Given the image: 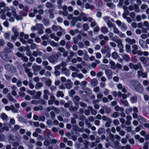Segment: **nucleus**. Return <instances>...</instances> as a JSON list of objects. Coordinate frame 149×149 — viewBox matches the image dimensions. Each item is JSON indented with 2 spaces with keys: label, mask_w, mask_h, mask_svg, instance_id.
Masks as SVG:
<instances>
[{
  "label": "nucleus",
  "mask_w": 149,
  "mask_h": 149,
  "mask_svg": "<svg viewBox=\"0 0 149 149\" xmlns=\"http://www.w3.org/2000/svg\"><path fill=\"white\" fill-rule=\"evenodd\" d=\"M129 66L131 69H134L135 70H137L139 69L141 70H143L142 67L140 63H138L136 65H134L132 63H130Z\"/></svg>",
  "instance_id": "obj_1"
},
{
  "label": "nucleus",
  "mask_w": 149,
  "mask_h": 149,
  "mask_svg": "<svg viewBox=\"0 0 149 149\" xmlns=\"http://www.w3.org/2000/svg\"><path fill=\"white\" fill-rule=\"evenodd\" d=\"M140 83L137 80H132L130 82L129 86L130 88L134 89L138 86Z\"/></svg>",
  "instance_id": "obj_2"
},
{
  "label": "nucleus",
  "mask_w": 149,
  "mask_h": 149,
  "mask_svg": "<svg viewBox=\"0 0 149 149\" xmlns=\"http://www.w3.org/2000/svg\"><path fill=\"white\" fill-rule=\"evenodd\" d=\"M12 31L14 33V36H12L11 39L13 41H15L19 36V33L17 31V29L15 27H13L12 28Z\"/></svg>",
  "instance_id": "obj_3"
},
{
  "label": "nucleus",
  "mask_w": 149,
  "mask_h": 149,
  "mask_svg": "<svg viewBox=\"0 0 149 149\" xmlns=\"http://www.w3.org/2000/svg\"><path fill=\"white\" fill-rule=\"evenodd\" d=\"M58 58L57 55L56 54L51 56L48 58L49 61L51 63H54L56 62Z\"/></svg>",
  "instance_id": "obj_4"
},
{
  "label": "nucleus",
  "mask_w": 149,
  "mask_h": 149,
  "mask_svg": "<svg viewBox=\"0 0 149 149\" xmlns=\"http://www.w3.org/2000/svg\"><path fill=\"white\" fill-rule=\"evenodd\" d=\"M6 69L8 71H10L12 72H15L16 71L15 68L13 66L10 65H5Z\"/></svg>",
  "instance_id": "obj_5"
},
{
  "label": "nucleus",
  "mask_w": 149,
  "mask_h": 149,
  "mask_svg": "<svg viewBox=\"0 0 149 149\" xmlns=\"http://www.w3.org/2000/svg\"><path fill=\"white\" fill-rule=\"evenodd\" d=\"M1 57L3 60L8 61H9L8 56L6 53L4 51L2 52L1 53Z\"/></svg>",
  "instance_id": "obj_6"
},
{
  "label": "nucleus",
  "mask_w": 149,
  "mask_h": 149,
  "mask_svg": "<svg viewBox=\"0 0 149 149\" xmlns=\"http://www.w3.org/2000/svg\"><path fill=\"white\" fill-rule=\"evenodd\" d=\"M134 89L137 92L141 93L143 92V88L140 83Z\"/></svg>",
  "instance_id": "obj_7"
},
{
  "label": "nucleus",
  "mask_w": 149,
  "mask_h": 149,
  "mask_svg": "<svg viewBox=\"0 0 149 149\" xmlns=\"http://www.w3.org/2000/svg\"><path fill=\"white\" fill-rule=\"evenodd\" d=\"M105 73L108 79H110L112 78V72L110 70L106 69L105 71Z\"/></svg>",
  "instance_id": "obj_8"
},
{
  "label": "nucleus",
  "mask_w": 149,
  "mask_h": 149,
  "mask_svg": "<svg viewBox=\"0 0 149 149\" xmlns=\"http://www.w3.org/2000/svg\"><path fill=\"white\" fill-rule=\"evenodd\" d=\"M101 51L102 54H105L109 52H110V49L109 47L105 46L104 47V48L102 49H101Z\"/></svg>",
  "instance_id": "obj_9"
},
{
  "label": "nucleus",
  "mask_w": 149,
  "mask_h": 149,
  "mask_svg": "<svg viewBox=\"0 0 149 149\" xmlns=\"http://www.w3.org/2000/svg\"><path fill=\"white\" fill-rule=\"evenodd\" d=\"M132 110L133 111L132 115L133 117L134 118L136 119L138 117L137 113L138 112V109L137 107H134L133 108Z\"/></svg>",
  "instance_id": "obj_10"
},
{
  "label": "nucleus",
  "mask_w": 149,
  "mask_h": 149,
  "mask_svg": "<svg viewBox=\"0 0 149 149\" xmlns=\"http://www.w3.org/2000/svg\"><path fill=\"white\" fill-rule=\"evenodd\" d=\"M33 69L34 71L38 72L41 68L40 66L34 64L32 66Z\"/></svg>",
  "instance_id": "obj_11"
},
{
  "label": "nucleus",
  "mask_w": 149,
  "mask_h": 149,
  "mask_svg": "<svg viewBox=\"0 0 149 149\" xmlns=\"http://www.w3.org/2000/svg\"><path fill=\"white\" fill-rule=\"evenodd\" d=\"M125 41L130 45H132L136 42V40L134 39H131L129 38H127L125 39Z\"/></svg>",
  "instance_id": "obj_12"
},
{
  "label": "nucleus",
  "mask_w": 149,
  "mask_h": 149,
  "mask_svg": "<svg viewBox=\"0 0 149 149\" xmlns=\"http://www.w3.org/2000/svg\"><path fill=\"white\" fill-rule=\"evenodd\" d=\"M123 10H124V13L123 15V18H126V15H128L129 13V12L127 10V6H124L123 7Z\"/></svg>",
  "instance_id": "obj_13"
},
{
  "label": "nucleus",
  "mask_w": 149,
  "mask_h": 149,
  "mask_svg": "<svg viewBox=\"0 0 149 149\" xmlns=\"http://www.w3.org/2000/svg\"><path fill=\"white\" fill-rule=\"evenodd\" d=\"M49 36L51 38L54 39L56 41H59L60 39L59 37L56 36L55 34L54 33L50 34Z\"/></svg>",
  "instance_id": "obj_14"
},
{
  "label": "nucleus",
  "mask_w": 149,
  "mask_h": 149,
  "mask_svg": "<svg viewBox=\"0 0 149 149\" xmlns=\"http://www.w3.org/2000/svg\"><path fill=\"white\" fill-rule=\"evenodd\" d=\"M139 43L143 48L148 47V45L146 44L145 42L142 40H139Z\"/></svg>",
  "instance_id": "obj_15"
},
{
  "label": "nucleus",
  "mask_w": 149,
  "mask_h": 149,
  "mask_svg": "<svg viewBox=\"0 0 149 149\" xmlns=\"http://www.w3.org/2000/svg\"><path fill=\"white\" fill-rule=\"evenodd\" d=\"M65 86L68 89H70L72 87L73 83L70 80H68Z\"/></svg>",
  "instance_id": "obj_16"
},
{
  "label": "nucleus",
  "mask_w": 149,
  "mask_h": 149,
  "mask_svg": "<svg viewBox=\"0 0 149 149\" xmlns=\"http://www.w3.org/2000/svg\"><path fill=\"white\" fill-rule=\"evenodd\" d=\"M42 54V52L39 51H34L32 53V55L34 57H37L38 56H41Z\"/></svg>",
  "instance_id": "obj_17"
},
{
  "label": "nucleus",
  "mask_w": 149,
  "mask_h": 149,
  "mask_svg": "<svg viewBox=\"0 0 149 149\" xmlns=\"http://www.w3.org/2000/svg\"><path fill=\"white\" fill-rule=\"evenodd\" d=\"M42 95V93L40 91H38L36 92V95L32 97V99H38Z\"/></svg>",
  "instance_id": "obj_18"
},
{
  "label": "nucleus",
  "mask_w": 149,
  "mask_h": 149,
  "mask_svg": "<svg viewBox=\"0 0 149 149\" xmlns=\"http://www.w3.org/2000/svg\"><path fill=\"white\" fill-rule=\"evenodd\" d=\"M43 86V84L40 82H37L35 86L36 89L38 90Z\"/></svg>",
  "instance_id": "obj_19"
},
{
  "label": "nucleus",
  "mask_w": 149,
  "mask_h": 149,
  "mask_svg": "<svg viewBox=\"0 0 149 149\" xmlns=\"http://www.w3.org/2000/svg\"><path fill=\"white\" fill-rule=\"evenodd\" d=\"M25 72L27 74L28 76L29 77H32L33 76V74L30 72L29 69H26Z\"/></svg>",
  "instance_id": "obj_20"
},
{
  "label": "nucleus",
  "mask_w": 149,
  "mask_h": 149,
  "mask_svg": "<svg viewBox=\"0 0 149 149\" xmlns=\"http://www.w3.org/2000/svg\"><path fill=\"white\" fill-rule=\"evenodd\" d=\"M50 138L48 136H47V138L44 142V144L46 146H48L50 144Z\"/></svg>",
  "instance_id": "obj_21"
},
{
  "label": "nucleus",
  "mask_w": 149,
  "mask_h": 149,
  "mask_svg": "<svg viewBox=\"0 0 149 149\" xmlns=\"http://www.w3.org/2000/svg\"><path fill=\"white\" fill-rule=\"evenodd\" d=\"M102 108L104 109L105 112L107 113H110L111 111V109L110 108L106 106H103L102 107Z\"/></svg>",
  "instance_id": "obj_22"
},
{
  "label": "nucleus",
  "mask_w": 149,
  "mask_h": 149,
  "mask_svg": "<svg viewBox=\"0 0 149 149\" xmlns=\"http://www.w3.org/2000/svg\"><path fill=\"white\" fill-rule=\"evenodd\" d=\"M133 50H132V53L135 54H136V52L137 51L138 49V46L136 45H134L132 46Z\"/></svg>",
  "instance_id": "obj_23"
},
{
  "label": "nucleus",
  "mask_w": 149,
  "mask_h": 149,
  "mask_svg": "<svg viewBox=\"0 0 149 149\" xmlns=\"http://www.w3.org/2000/svg\"><path fill=\"white\" fill-rule=\"evenodd\" d=\"M8 99L10 101H11L13 103L16 102H17V100L14 99L10 94H8Z\"/></svg>",
  "instance_id": "obj_24"
},
{
  "label": "nucleus",
  "mask_w": 149,
  "mask_h": 149,
  "mask_svg": "<svg viewBox=\"0 0 149 149\" xmlns=\"http://www.w3.org/2000/svg\"><path fill=\"white\" fill-rule=\"evenodd\" d=\"M109 63L111 65V68L113 70L116 69V66L115 63L113 61H111L109 62Z\"/></svg>",
  "instance_id": "obj_25"
},
{
  "label": "nucleus",
  "mask_w": 149,
  "mask_h": 149,
  "mask_svg": "<svg viewBox=\"0 0 149 149\" xmlns=\"http://www.w3.org/2000/svg\"><path fill=\"white\" fill-rule=\"evenodd\" d=\"M97 80L95 79H93L92 80L91 84L93 86H95L97 84Z\"/></svg>",
  "instance_id": "obj_26"
},
{
  "label": "nucleus",
  "mask_w": 149,
  "mask_h": 149,
  "mask_svg": "<svg viewBox=\"0 0 149 149\" xmlns=\"http://www.w3.org/2000/svg\"><path fill=\"white\" fill-rule=\"evenodd\" d=\"M88 108L91 111V113L92 114L95 115L97 114V111L93 109L92 107L91 106H88Z\"/></svg>",
  "instance_id": "obj_27"
},
{
  "label": "nucleus",
  "mask_w": 149,
  "mask_h": 149,
  "mask_svg": "<svg viewBox=\"0 0 149 149\" xmlns=\"http://www.w3.org/2000/svg\"><path fill=\"white\" fill-rule=\"evenodd\" d=\"M1 117L3 120L6 121L8 119V116L5 113H2L1 114Z\"/></svg>",
  "instance_id": "obj_28"
},
{
  "label": "nucleus",
  "mask_w": 149,
  "mask_h": 149,
  "mask_svg": "<svg viewBox=\"0 0 149 149\" xmlns=\"http://www.w3.org/2000/svg\"><path fill=\"white\" fill-rule=\"evenodd\" d=\"M85 8L86 9H90L91 10H93L94 9V6L93 5H91L88 3H86L85 5Z\"/></svg>",
  "instance_id": "obj_29"
},
{
  "label": "nucleus",
  "mask_w": 149,
  "mask_h": 149,
  "mask_svg": "<svg viewBox=\"0 0 149 149\" xmlns=\"http://www.w3.org/2000/svg\"><path fill=\"white\" fill-rule=\"evenodd\" d=\"M112 123L111 120L109 118L108 119V120L106 121V123L105 124V125L107 127H109L111 125V124Z\"/></svg>",
  "instance_id": "obj_30"
},
{
  "label": "nucleus",
  "mask_w": 149,
  "mask_h": 149,
  "mask_svg": "<svg viewBox=\"0 0 149 149\" xmlns=\"http://www.w3.org/2000/svg\"><path fill=\"white\" fill-rule=\"evenodd\" d=\"M62 28L59 26H56L55 25H53L52 26V29L53 31H56L58 30H61Z\"/></svg>",
  "instance_id": "obj_31"
},
{
  "label": "nucleus",
  "mask_w": 149,
  "mask_h": 149,
  "mask_svg": "<svg viewBox=\"0 0 149 149\" xmlns=\"http://www.w3.org/2000/svg\"><path fill=\"white\" fill-rule=\"evenodd\" d=\"M11 8L12 10V12L13 15L15 16L16 17H17V15L16 13V9L14 7H12Z\"/></svg>",
  "instance_id": "obj_32"
},
{
  "label": "nucleus",
  "mask_w": 149,
  "mask_h": 149,
  "mask_svg": "<svg viewBox=\"0 0 149 149\" xmlns=\"http://www.w3.org/2000/svg\"><path fill=\"white\" fill-rule=\"evenodd\" d=\"M112 58L115 59H117L119 57L117 54L115 52H113L111 54Z\"/></svg>",
  "instance_id": "obj_33"
},
{
  "label": "nucleus",
  "mask_w": 149,
  "mask_h": 149,
  "mask_svg": "<svg viewBox=\"0 0 149 149\" xmlns=\"http://www.w3.org/2000/svg\"><path fill=\"white\" fill-rule=\"evenodd\" d=\"M27 92L28 94H29L31 95H33L35 94L36 91L34 90L31 91L29 89H28L27 90Z\"/></svg>",
  "instance_id": "obj_34"
},
{
  "label": "nucleus",
  "mask_w": 149,
  "mask_h": 149,
  "mask_svg": "<svg viewBox=\"0 0 149 149\" xmlns=\"http://www.w3.org/2000/svg\"><path fill=\"white\" fill-rule=\"evenodd\" d=\"M33 109L35 111H38L39 110H42L43 107L42 106H39L38 107H35L33 108Z\"/></svg>",
  "instance_id": "obj_35"
},
{
  "label": "nucleus",
  "mask_w": 149,
  "mask_h": 149,
  "mask_svg": "<svg viewBox=\"0 0 149 149\" xmlns=\"http://www.w3.org/2000/svg\"><path fill=\"white\" fill-rule=\"evenodd\" d=\"M23 36H24V38L26 39H28L29 37L28 35L27 34H26L25 35H24V32H21L20 34V37H22Z\"/></svg>",
  "instance_id": "obj_36"
},
{
  "label": "nucleus",
  "mask_w": 149,
  "mask_h": 149,
  "mask_svg": "<svg viewBox=\"0 0 149 149\" xmlns=\"http://www.w3.org/2000/svg\"><path fill=\"white\" fill-rule=\"evenodd\" d=\"M122 58L124 60L127 61H128L130 59L129 56L126 54H124L122 56Z\"/></svg>",
  "instance_id": "obj_37"
},
{
  "label": "nucleus",
  "mask_w": 149,
  "mask_h": 149,
  "mask_svg": "<svg viewBox=\"0 0 149 149\" xmlns=\"http://www.w3.org/2000/svg\"><path fill=\"white\" fill-rule=\"evenodd\" d=\"M138 119L140 123H143L146 122L145 119L143 117L140 116H139L138 117Z\"/></svg>",
  "instance_id": "obj_38"
},
{
  "label": "nucleus",
  "mask_w": 149,
  "mask_h": 149,
  "mask_svg": "<svg viewBox=\"0 0 149 149\" xmlns=\"http://www.w3.org/2000/svg\"><path fill=\"white\" fill-rule=\"evenodd\" d=\"M137 97L136 96L132 97L130 98V100L132 103H136L137 101Z\"/></svg>",
  "instance_id": "obj_39"
},
{
  "label": "nucleus",
  "mask_w": 149,
  "mask_h": 149,
  "mask_svg": "<svg viewBox=\"0 0 149 149\" xmlns=\"http://www.w3.org/2000/svg\"><path fill=\"white\" fill-rule=\"evenodd\" d=\"M121 102H122L123 105L126 107H127L129 105V104L128 102L126 100H125L124 99H121L120 100Z\"/></svg>",
  "instance_id": "obj_40"
},
{
  "label": "nucleus",
  "mask_w": 149,
  "mask_h": 149,
  "mask_svg": "<svg viewBox=\"0 0 149 149\" xmlns=\"http://www.w3.org/2000/svg\"><path fill=\"white\" fill-rule=\"evenodd\" d=\"M50 44L53 47H57L58 46V44L53 41L51 42Z\"/></svg>",
  "instance_id": "obj_41"
},
{
  "label": "nucleus",
  "mask_w": 149,
  "mask_h": 149,
  "mask_svg": "<svg viewBox=\"0 0 149 149\" xmlns=\"http://www.w3.org/2000/svg\"><path fill=\"white\" fill-rule=\"evenodd\" d=\"M126 51L128 53L131 52V47L129 45L127 44L125 45Z\"/></svg>",
  "instance_id": "obj_42"
},
{
  "label": "nucleus",
  "mask_w": 149,
  "mask_h": 149,
  "mask_svg": "<svg viewBox=\"0 0 149 149\" xmlns=\"http://www.w3.org/2000/svg\"><path fill=\"white\" fill-rule=\"evenodd\" d=\"M69 68L70 70L73 71H75L78 72H79V70L77 69V68H76V67L72 66H70L69 67Z\"/></svg>",
  "instance_id": "obj_43"
},
{
  "label": "nucleus",
  "mask_w": 149,
  "mask_h": 149,
  "mask_svg": "<svg viewBox=\"0 0 149 149\" xmlns=\"http://www.w3.org/2000/svg\"><path fill=\"white\" fill-rule=\"evenodd\" d=\"M57 96L58 97H63L64 96V94L62 92H61L60 91H58L57 94H56Z\"/></svg>",
  "instance_id": "obj_44"
},
{
  "label": "nucleus",
  "mask_w": 149,
  "mask_h": 149,
  "mask_svg": "<svg viewBox=\"0 0 149 149\" xmlns=\"http://www.w3.org/2000/svg\"><path fill=\"white\" fill-rule=\"evenodd\" d=\"M6 138L4 135L3 134H0V141H5Z\"/></svg>",
  "instance_id": "obj_45"
},
{
  "label": "nucleus",
  "mask_w": 149,
  "mask_h": 149,
  "mask_svg": "<svg viewBox=\"0 0 149 149\" xmlns=\"http://www.w3.org/2000/svg\"><path fill=\"white\" fill-rule=\"evenodd\" d=\"M107 24L109 28L114 27L115 25L113 24H112L111 22L109 21L107 22Z\"/></svg>",
  "instance_id": "obj_46"
},
{
  "label": "nucleus",
  "mask_w": 149,
  "mask_h": 149,
  "mask_svg": "<svg viewBox=\"0 0 149 149\" xmlns=\"http://www.w3.org/2000/svg\"><path fill=\"white\" fill-rule=\"evenodd\" d=\"M101 31L102 32L106 33L108 32V29L106 27H103L101 29Z\"/></svg>",
  "instance_id": "obj_47"
},
{
  "label": "nucleus",
  "mask_w": 149,
  "mask_h": 149,
  "mask_svg": "<svg viewBox=\"0 0 149 149\" xmlns=\"http://www.w3.org/2000/svg\"><path fill=\"white\" fill-rule=\"evenodd\" d=\"M140 59L141 61L144 64H146L147 63V61L146 58L144 57H141L140 58Z\"/></svg>",
  "instance_id": "obj_48"
},
{
  "label": "nucleus",
  "mask_w": 149,
  "mask_h": 149,
  "mask_svg": "<svg viewBox=\"0 0 149 149\" xmlns=\"http://www.w3.org/2000/svg\"><path fill=\"white\" fill-rule=\"evenodd\" d=\"M46 7L47 8H53L54 7V4H52L50 3H47L46 4Z\"/></svg>",
  "instance_id": "obj_49"
},
{
  "label": "nucleus",
  "mask_w": 149,
  "mask_h": 149,
  "mask_svg": "<svg viewBox=\"0 0 149 149\" xmlns=\"http://www.w3.org/2000/svg\"><path fill=\"white\" fill-rule=\"evenodd\" d=\"M29 85L30 89H33L34 88V86L32 83V81L31 80L29 81Z\"/></svg>",
  "instance_id": "obj_50"
},
{
  "label": "nucleus",
  "mask_w": 149,
  "mask_h": 149,
  "mask_svg": "<svg viewBox=\"0 0 149 149\" xmlns=\"http://www.w3.org/2000/svg\"><path fill=\"white\" fill-rule=\"evenodd\" d=\"M77 4L81 7H84V5H83L81 1L80 0H78L77 1Z\"/></svg>",
  "instance_id": "obj_51"
},
{
  "label": "nucleus",
  "mask_w": 149,
  "mask_h": 149,
  "mask_svg": "<svg viewBox=\"0 0 149 149\" xmlns=\"http://www.w3.org/2000/svg\"><path fill=\"white\" fill-rule=\"evenodd\" d=\"M118 44V47L119 48H123V46L122 44L121 40L117 43Z\"/></svg>",
  "instance_id": "obj_52"
},
{
  "label": "nucleus",
  "mask_w": 149,
  "mask_h": 149,
  "mask_svg": "<svg viewBox=\"0 0 149 149\" xmlns=\"http://www.w3.org/2000/svg\"><path fill=\"white\" fill-rule=\"evenodd\" d=\"M132 108L129 107L126 109L125 112L127 114H129L132 111Z\"/></svg>",
  "instance_id": "obj_53"
},
{
  "label": "nucleus",
  "mask_w": 149,
  "mask_h": 149,
  "mask_svg": "<svg viewBox=\"0 0 149 149\" xmlns=\"http://www.w3.org/2000/svg\"><path fill=\"white\" fill-rule=\"evenodd\" d=\"M52 81L50 79H48L46 82V85L49 86L51 85Z\"/></svg>",
  "instance_id": "obj_54"
},
{
  "label": "nucleus",
  "mask_w": 149,
  "mask_h": 149,
  "mask_svg": "<svg viewBox=\"0 0 149 149\" xmlns=\"http://www.w3.org/2000/svg\"><path fill=\"white\" fill-rule=\"evenodd\" d=\"M105 131V130L103 128H100L98 130V133L99 134H100L104 132Z\"/></svg>",
  "instance_id": "obj_55"
},
{
  "label": "nucleus",
  "mask_w": 149,
  "mask_h": 149,
  "mask_svg": "<svg viewBox=\"0 0 149 149\" xmlns=\"http://www.w3.org/2000/svg\"><path fill=\"white\" fill-rule=\"evenodd\" d=\"M45 120V116H39L38 121L43 122Z\"/></svg>",
  "instance_id": "obj_56"
},
{
  "label": "nucleus",
  "mask_w": 149,
  "mask_h": 149,
  "mask_svg": "<svg viewBox=\"0 0 149 149\" xmlns=\"http://www.w3.org/2000/svg\"><path fill=\"white\" fill-rule=\"evenodd\" d=\"M50 114L51 116V119H54L55 118V113L54 112L52 111L50 113Z\"/></svg>",
  "instance_id": "obj_57"
},
{
  "label": "nucleus",
  "mask_w": 149,
  "mask_h": 149,
  "mask_svg": "<svg viewBox=\"0 0 149 149\" xmlns=\"http://www.w3.org/2000/svg\"><path fill=\"white\" fill-rule=\"evenodd\" d=\"M39 103V101L38 100H33L31 101V103L34 104H37Z\"/></svg>",
  "instance_id": "obj_58"
},
{
  "label": "nucleus",
  "mask_w": 149,
  "mask_h": 149,
  "mask_svg": "<svg viewBox=\"0 0 149 149\" xmlns=\"http://www.w3.org/2000/svg\"><path fill=\"white\" fill-rule=\"evenodd\" d=\"M111 40L116 42L117 43H118V42L121 40L118 39L117 38H115V37L111 39Z\"/></svg>",
  "instance_id": "obj_59"
},
{
  "label": "nucleus",
  "mask_w": 149,
  "mask_h": 149,
  "mask_svg": "<svg viewBox=\"0 0 149 149\" xmlns=\"http://www.w3.org/2000/svg\"><path fill=\"white\" fill-rule=\"evenodd\" d=\"M41 38L43 40H48L49 38V37L47 35H44L43 36L41 37Z\"/></svg>",
  "instance_id": "obj_60"
},
{
  "label": "nucleus",
  "mask_w": 149,
  "mask_h": 149,
  "mask_svg": "<svg viewBox=\"0 0 149 149\" xmlns=\"http://www.w3.org/2000/svg\"><path fill=\"white\" fill-rule=\"evenodd\" d=\"M46 123L49 126H52L53 125V122L50 120H47V121Z\"/></svg>",
  "instance_id": "obj_61"
},
{
  "label": "nucleus",
  "mask_w": 149,
  "mask_h": 149,
  "mask_svg": "<svg viewBox=\"0 0 149 149\" xmlns=\"http://www.w3.org/2000/svg\"><path fill=\"white\" fill-rule=\"evenodd\" d=\"M106 5L111 8H113L114 7L113 4L111 3H107Z\"/></svg>",
  "instance_id": "obj_62"
},
{
  "label": "nucleus",
  "mask_w": 149,
  "mask_h": 149,
  "mask_svg": "<svg viewBox=\"0 0 149 149\" xmlns=\"http://www.w3.org/2000/svg\"><path fill=\"white\" fill-rule=\"evenodd\" d=\"M95 56L96 58L98 59H100L102 57L101 54L99 52L95 53Z\"/></svg>",
  "instance_id": "obj_63"
},
{
  "label": "nucleus",
  "mask_w": 149,
  "mask_h": 149,
  "mask_svg": "<svg viewBox=\"0 0 149 149\" xmlns=\"http://www.w3.org/2000/svg\"><path fill=\"white\" fill-rule=\"evenodd\" d=\"M149 143L148 142H147L144 144V145L143 147V149H148V148Z\"/></svg>",
  "instance_id": "obj_64"
}]
</instances>
